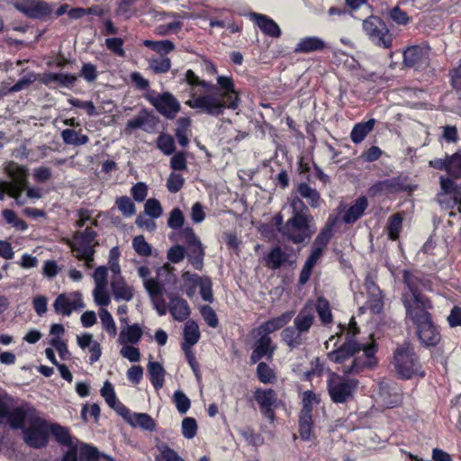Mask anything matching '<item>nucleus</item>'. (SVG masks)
Instances as JSON below:
<instances>
[{
    "instance_id": "36",
    "label": "nucleus",
    "mask_w": 461,
    "mask_h": 461,
    "mask_svg": "<svg viewBox=\"0 0 461 461\" xmlns=\"http://www.w3.org/2000/svg\"><path fill=\"white\" fill-rule=\"evenodd\" d=\"M375 124V119H369L366 122H357L354 125L351 132L350 139L355 143H360L365 140L370 131L374 129Z\"/></svg>"
},
{
    "instance_id": "33",
    "label": "nucleus",
    "mask_w": 461,
    "mask_h": 461,
    "mask_svg": "<svg viewBox=\"0 0 461 461\" xmlns=\"http://www.w3.org/2000/svg\"><path fill=\"white\" fill-rule=\"evenodd\" d=\"M143 335V331L140 326L138 323H133L131 325H128L126 329L121 330L119 335V343L122 345L126 344H138L141 337Z\"/></svg>"
},
{
    "instance_id": "3",
    "label": "nucleus",
    "mask_w": 461,
    "mask_h": 461,
    "mask_svg": "<svg viewBox=\"0 0 461 461\" xmlns=\"http://www.w3.org/2000/svg\"><path fill=\"white\" fill-rule=\"evenodd\" d=\"M290 207L292 217L286 221L280 232L294 244L303 243L315 232V229L312 228L313 216L306 203L299 197L291 199Z\"/></svg>"
},
{
    "instance_id": "5",
    "label": "nucleus",
    "mask_w": 461,
    "mask_h": 461,
    "mask_svg": "<svg viewBox=\"0 0 461 461\" xmlns=\"http://www.w3.org/2000/svg\"><path fill=\"white\" fill-rule=\"evenodd\" d=\"M359 345L360 348L354 355L351 363L343 366L344 375H359L366 370H374L378 366V344L372 339L370 342H359Z\"/></svg>"
},
{
    "instance_id": "24",
    "label": "nucleus",
    "mask_w": 461,
    "mask_h": 461,
    "mask_svg": "<svg viewBox=\"0 0 461 461\" xmlns=\"http://www.w3.org/2000/svg\"><path fill=\"white\" fill-rule=\"evenodd\" d=\"M368 207V200L365 195L357 197L343 214L342 220L346 224H353L359 220Z\"/></svg>"
},
{
    "instance_id": "26",
    "label": "nucleus",
    "mask_w": 461,
    "mask_h": 461,
    "mask_svg": "<svg viewBox=\"0 0 461 461\" xmlns=\"http://www.w3.org/2000/svg\"><path fill=\"white\" fill-rule=\"evenodd\" d=\"M296 193L299 194L301 200L305 199L307 206L312 208H319L322 202L320 192L310 186L305 182H301L296 185Z\"/></svg>"
},
{
    "instance_id": "34",
    "label": "nucleus",
    "mask_w": 461,
    "mask_h": 461,
    "mask_svg": "<svg viewBox=\"0 0 461 461\" xmlns=\"http://www.w3.org/2000/svg\"><path fill=\"white\" fill-rule=\"evenodd\" d=\"M148 374L149 381L156 390L163 387L166 371L162 365L157 361H150L148 364Z\"/></svg>"
},
{
    "instance_id": "42",
    "label": "nucleus",
    "mask_w": 461,
    "mask_h": 461,
    "mask_svg": "<svg viewBox=\"0 0 461 461\" xmlns=\"http://www.w3.org/2000/svg\"><path fill=\"white\" fill-rule=\"evenodd\" d=\"M315 309L323 325H329L333 321L330 302L323 296L316 300Z\"/></svg>"
},
{
    "instance_id": "8",
    "label": "nucleus",
    "mask_w": 461,
    "mask_h": 461,
    "mask_svg": "<svg viewBox=\"0 0 461 461\" xmlns=\"http://www.w3.org/2000/svg\"><path fill=\"white\" fill-rule=\"evenodd\" d=\"M23 441L32 448L45 447L49 443L50 426L48 422L39 416L38 412L30 417L28 426L23 429Z\"/></svg>"
},
{
    "instance_id": "12",
    "label": "nucleus",
    "mask_w": 461,
    "mask_h": 461,
    "mask_svg": "<svg viewBox=\"0 0 461 461\" xmlns=\"http://www.w3.org/2000/svg\"><path fill=\"white\" fill-rule=\"evenodd\" d=\"M364 287L367 294L366 307L374 314H379L384 310V294L378 285L376 284V275L372 272H367L365 280Z\"/></svg>"
},
{
    "instance_id": "38",
    "label": "nucleus",
    "mask_w": 461,
    "mask_h": 461,
    "mask_svg": "<svg viewBox=\"0 0 461 461\" xmlns=\"http://www.w3.org/2000/svg\"><path fill=\"white\" fill-rule=\"evenodd\" d=\"M183 289L189 298H193L196 293L197 287L200 285L203 276H200L197 274L185 271L182 273Z\"/></svg>"
},
{
    "instance_id": "22",
    "label": "nucleus",
    "mask_w": 461,
    "mask_h": 461,
    "mask_svg": "<svg viewBox=\"0 0 461 461\" xmlns=\"http://www.w3.org/2000/svg\"><path fill=\"white\" fill-rule=\"evenodd\" d=\"M40 82L45 86L57 83L59 86L70 88L77 81V77L71 73L45 72L40 77Z\"/></svg>"
},
{
    "instance_id": "55",
    "label": "nucleus",
    "mask_w": 461,
    "mask_h": 461,
    "mask_svg": "<svg viewBox=\"0 0 461 461\" xmlns=\"http://www.w3.org/2000/svg\"><path fill=\"white\" fill-rule=\"evenodd\" d=\"M149 67L156 74H164L170 70L171 60L168 57H158L152 59Z\"/></svg>"
},
{
    "instance_id": "53",
    "label": "nucleus",
    "mask_w": 461,
    "mask_h": 461,
    "mask_svg": "<svg viewBox=\"0 0 461 461\" xmlns=\"http://www.w3.org/2000/svg\"><path fill=\"white\" fill-rule=\"evenodd\" d=\"M312 424V415L300 414L299 434L303 440H309L311 438Z\"/></svg>"
},
{
    "instance_id": "25",
    "label": "nucleus",
    "mask_w": 461,
    "mask_h": 461,
    "mask_svg": "<svg viewBox=\"0 0 461 461\" xmlns=\"http://www.w3.org/2000/svg\"><path fill=\"white\" fill-rule=\"evenodd\" d=\"M328 48L327 43L318 36H306L302 38L294 48L296 53H312L322 51Z\"/></svg>"
},
{
    "instance_id": "39",
    "label": "nucleus",
    "mask_w": 461,
    "mask_h": 461,
    "mask_svg": "<svg viewBox=\"0 0 461 461\" xmlns=\"http://www.w3.org/2000/svg\"><path fill=\"white\" fill-rule=\"evenodd\" d=\"M303 332L294 326L285 327L281 332L282 340L291 349L296 348L303 343Z\"/></svg>"
},
{
    "instance_id": "6",
    "label": "nucleus",
    "mask_w": 461,
    "mask_h": 461,
    "mask_svg": "<svg viewBox=\"0 0 461 461\" xmlns=\"http://www.w3.org/2000/svg\"><path fill=\"white\" fill-rule=\"evenodd\" d=\"M331 372L327 380V390L334 403H345L354 397L359 381Z\"/></svg>"
},
{
    "instance_id": "48",
    "label": "nucleus",
    "mask_w": 461,
    "mask_h": 461,
    "mask_svg": "<svg viewBox=\"0 0 461 461\" xmlns=\"http://www.w3.org/2000/svg\"><path fill=\"white\" fill-rule=\"evenodd\" d=\"M447 174L449 178H461V151L447 156Z\"/></svg>"
},
{
    "instance_id": "28",
    "label": "nucleus",
    "mask_w": 461,
    "mask_h": 461,
    "mask_svg": "<svg viewBox=\"0 0 461 461\" xmlns=\"http://www.w3.org/2000/svg\"><path fill=\"white\" fill-rule=\"evenodd\" d=\"M253 17L256 24L264 34L273 38L281 36V29L273 19L262 14H253Z\"/></svg>"
},
{
    "instance_id": "7",
    "label": "nucleus",
    "mask_w": 461,
    "mask_h": 461,
    "mask_svg": "<svg viewBox=\"0 0 461 461\" xmlns=\"http://www.w3.org/2000/svg\"><path fill=\"white\" fill-rule=\"evenodd\" d=\"M363 31L368 40L375 46L391 49L393 36L384 21L377 15H370L363 20Z\"/></svg>"
},
{
    "instance_id": "14",
    "label": "nucleus",
    "mask_w": 461,
    "mask_h": 461,
    "mask_svg": "<svg viewBox=\"0 0 461 461\" xmlns=\"http://www.w3.org/2000/svg\"><path fill=\"white\" fill-rule=\"evenodd\" d=\"M16 10L31 19L44 20L52 12V6L43 0H24L14 5Z\"/></svg>"
},
{
    "instance_id": "31",
    "label": "nucleus",
    "mask_w": 461,
    "mask_h": 461,
    "mask_svg": "<svg viewBox=\"0 0 461 461\" xmlns=\"http://www.w3.org/2000/svg\"><path fill=\"white\" fill-rule=\"evenodd\" d=\"M186 257L188 263L198 271H202L204 266L205 248L202 242L187 247Z\"/></svg>"
},
{
    "instance_id": "2",
    "label": "nucleus",
    "mask_w": 461,
    "mask_h": 461,
    "mask_svg": "<svg viewBox=\"0 0 461 461\" xmlns=\"http://www.w3.org/2000/svg\"><path fill=\"white\" fill-rule=\"evenodd\" d=\"M405 285L409 286L414 298L413 303L407 308V313L415 326L420 343L425 347L438 345L441 336L429 312L432 309L431 302L412 287L411 276L407 271H405Z\"/></svg>"
},
{
    "instance_id": "19",
    "label": "nucleus",
    "mask_w": 461,
    "mask_h": 461,
    "mask_svg": "<svg viewBox=\"0 0 461 461\" xmlns=\"http://www.w3.org/2000/svg\"><path fill=\"white\" fill-rule=\"evenodd\" d=\"M293 312H285L277 317L271 318L258 327L253 328L249 334L264 335L271 337L270 334L284 328L292 319Z\"/></svg>"
},
{
    "instance_id": "52",
    "label": "nucleus",
    "mask_w": 461,
    "mask_h": 461,
    "mask_svg": "<svg viewBox=\"0 0 461 461\" xmlns=\"http://www.w3.org/2000/svg\"><path fill=\"white\" fill-rule=\"evenodd\" d=\"M302 402L303 407L300 414L312 415L313 404H318L320 400L313 391L308 390L303 393Z\"/></svg>"
},
{
    "instance_id": "20",
    "label": "nucleus",
    "mask_w": 461,
    "mask_h": 461,
    "mask_svg": "<svg viewBox=\"0 0 461 461\" xmlns=\"http://www.w3.org/2000/svg\"><path fill=\"white\" fill-rule=\"evenodd\" d=\"M440 192L438 194V201L440 204L445 203V196L451 195L452 203L457 205V210L461 211V183L456 184L448 176H440Z\"/></svg>"
},
{
    "instance_id": "35",
    "label": "nucleus",
    "mask_w": 461,
    "mask_h": 461,
    "mask_svg": "<svg viewBox=\"0 0 461 461\" xmlns=\"http://www.w3.org/2000/svg\"><path fill=\"white\" fill-rule=\"evenodd\" d=\"M183 336L184 342L182 343V347L188 346V348H192L195 345L201 338V332L197 322L193 320H188L185 324Z\"/></svg>"
},
{
    "instance_id": "32",
    "label": "nucleus",
    "mask_w": 461,
    "mask_h": 461,
    "mask_svg": "<svg viewBox=\"0 0 461 461\" xmlns=\"http://www.w3.org/2000/svg\"><path fill=\"white\" fill-rule=\"evenodd\" d=\"M288 258L289 255L280 246H275L268 252L265 261L268 268L276 270L288 262Z\"/></svg>"
},
{
    "instance_id": "29",
    "label": "nucleus",
    "mask_w": 461,
    "mask_h": 461,
    "mask_svg": "<svg viewBox=\"0 0 461 461\" xmlns=\"http://www.w3.org/2000/svg\"><path fill=\"white\" fill-rule=\"evenodd\" d=\"M168 310L173 318L177 321H185L191 313L188 303L185 299L177 296L170 298Z\"/></svg>"
},
{
    "instance_id": "13",
    "label": "nucleus",
    "mask_w": 461,
    "mask_h": 461,
    "mask_svg": "<svg viewBox=\"0 0 461 461\" xmlns=\"http://www.w3.org/2000/svg\"><path fill=\"white\" fill-rule=\"evenodd\" d=\"M249 335L254 339L252 352L249 358L250 364H257L263 358H266L267 361H272L276 349V346L273 342L272 338L262 334Z\"/></svg>"
},
{
    "instance_id": "59",
    "label": "nucleus",
    "mask_w": 461,
    "mask_h": 461,
    "mask_svg": "<svg viewBox=\"0 0 461 461\" xmlns=\"http://www.w3.org/2000/svg\"><path fill=\"white\" fill-rule=\"evenodd\" d=\"M391 366L398 378L403 379V346L397 347Z\"/></svg>"
},
{
    "instance_id": "43",
    "label": "nucleus",
    "mask_w": 461,
    "mask_h": 461,
    "mask_svg": "<svg viewBox=\"0 0 461 461\" xmlns=\"http://www.w3.org/2000/svg\"><path fill=\"white\" fill-rule=\"evenodd\" d=\"M335 222L329 220L325 226L321 230L319 234L316 236L313 245L317 247H321L325 249V248L330 243L331 238L333 237V229Z\"/></svg>"
},
{
    "instance_id": "9",
    "label": "nucleus",
    "mask_w": 461,
    "mask_h": 461,
    "mask_svg": "<svg viewBox=\"0 0 461 461\" xmlns=\"http://www.w3.org/2000/svg\"><path fill=\"white\" fill-rule=\"evenodd\" d=\"M3 406V409H0V425L3 423V420L6 419L12 429L22 431L26 427L25 423L30 421V417H33L37 413L36 409L29 404H23L11 410L4 402Z\"/></svg>"
},
{
    "instance_id": "61",
    "label": "nucleus",
    "mask_w": 461,
    "mask_h": 461,
    "mask_svg": "<svg viewBox=\"0 0 461 461\" xmlns=\"http://www.w3.org/2000/svg\"><path fill=\"white\" fill-rule=\"evenodd\" d=\"M183 27V22L178 19H175V21L167 23V24H159L156 27L155 31L158 35L160 36H167L171 33H176Z\"/></svg>"
},
{
    "instance_id": "56",
    "label": "nucleus",
    "mask_w": 461,
    "mask_h": 461,
    "mask_svg": "<svg viewBox=\"0 0 461 461\" xmlns=\"http://www.w3.org/2000/svg\"><path fill=\"white\" fill-rule=\"evenodd\" d=\"M173 402L176 404L177 411L181 414L186 413L187 411L190 409V406H191L190 399L181 390H177L174 393Z\"/></svg>"
},
{
    "instance_id": "46",
    "label": "nucleus",
    "mask_w": 461,
    "mask_h": 461,
    "mask_svg": "<svg viewBox=\"0 0 461 461\" xmlns=\"http://www.w3.org/2000/svg\"><path fill=\"white\" fill-rule=\"evenodd\" d=\"M257 364L258 379L263 384H273L276 379L275 371L266 362L259 361Z\"/></svg>"
},
{
    "instance_id": "23",
    "label": "nucleus",
    "mask_w": 461,
    "mask_h": 461,
    "mask_svg": "<svg viewBox=\"0 0 461 461\" xmlns=\"http://www.w3.org/2000/svg\"><path fill=\"white\" fill-rule=\"evenodd\" d=\"M427 64V51L419 47L412 46L405 49V76L411 74L407 68L416 66L417 68Z\"/></svg>"
},
{
    "instance_id": "51",
    "label": "nucleus",
    "mask_w": 461,
    "mask_h": 461,
    "mask_svg": "<svg viewBox=\"0 0 461 461\" xmlns=\"http://www.w3.org/2000/svg\"><path fill=\"white\" fill-rule=\"evenodd\" d=\"M115 204L124 217H131L136 212V206L134 203L126 195L117 197Z\"/></svg>"
},
{
    "instance_id": "37",
    "label": "nucleus",
    "mask_w": 461,
    "mask_h": 461,
    "mask_svg": "<svg viewBox=\"0 0 461 461\" xmlns=\"http://www.w3.org/2000/svg\"><path fill=\"white\" fill-rule=\"evenodd\" d=\"M143 46L158 53L159 57H167L176 49V44L170 40H145Z\"/></svg>"
},
{
    "instance_id": "11",
    "label": "nucleus",
    "mask_w": 461,
    "mask_h": 461,
    "mask_svg": "<svg viewBox=\"0 0 461 461\" xmlns=\"http://www.w3.org/2000/svg\"><path fill=\"white\" fill-rule=\"evenodd\" d=\"M145 98L161 115L169 120H173L181 108L178 100L169 92L158 94L157 96L146 95Z\"/></svg>"
},
{
    "instance_id": "47",
    "label": "nucleus",
    "mask_w": 461,
    "mask_h": 461,
    "mask_svg": "<svg viewBox=\"0 0 461 461\" xmlns=\"http://www.w3.org/2000/svg\"><path fill=\"white\" fill-rule=\"evenodd\" d=\"M50 432H51L57 442L60 445L66 447L74 445L71 435L67 428L54 424L50 428Z\"/></svg>"
},
{
    "instance_id": "30",
    "label": "nucleus",
    "mask_w": 461,
    "mask_h": 461,
    "mask_svg": "<svg viewBox=\"0 0 461 461\" xmlns=\"http://www.w3.org/2000/svg\"><path fill=\"white\" fill-rule=\"evenodd\" d=\"M111 288L115 300L131 301L133 298V289L129 286L122 276H114L111 282Z\"/></svg>"
},
{
    "instance_id": "50",
    "label": "nucleus",
    "mask_w": 461,
    "mask_h": 461,
    "mask_svg": "<svg viewBox=\"0 0 461 461\" xmlns=\"http://www.w3.org/2000/svg\"><path fill=\"white\" fill-rule=\"evenodd\" d=\"M157 147L167 156L172 155L176 150L173 137L167 133H160L157 139Z\"/></svg>"
},
{
    "instance_id": "49",
    "label": "nucleus",
    "mask_w": 461,
    "mask_h": 461,
    "mask_svg": "<svg viewBox=\"0 0 461 461\" xmlns=\"http://www.w3.org/2000/svg\"><path fill=\"white\" fill-rule=\"evenodd\" d=\"M159 454L155 456V461H185L173 448L166 443L157 446Z\"/></svg>"
},
{
    "instance_id": "44",
    "label": "nucleus",
    "mask_w": 461,
    "mask_h": 461,
    "mask_svg": "<svg viewBox=\"0 0 461 461\" xmlns=\"http://www.w3.org/2000/svg\"><path fill=\"white\" fill-rule=\"evenodd\" d=\"M101 395L104 398L108 406L119 414V406L123 403L117 400L114 388L109 381H106L104 384V386L101 389Z\"/></svg>"
},
{
    "instance_id": "21",
    "label": "nucleus",
    "mask_w": 461,
    "mask_h": 461,
    "mask_svg": "<svg viewBox=\"0 0 461 461\" xmlns=\"http://www.w3.org/2000/svg\"><path fill=\"white\" fill-rule=\"evenodd\" d=\"M405 379L414 377H423L424 370L419 361V357L414 352L413 348L405 343Z\"/></svg>"
},
{
    "instance_id": "18",
    "label": "nucleus",
    "mask_w": 461,
    "mask_h": 461,
    "mask_svg": "<svg viewBox=\"0 0 461 461\" xmlns=\"http://www.w3.org/2000/svg\"><path fill=\"white\" fill-rule=\"evenodd\" d=\"M359 346V341L356 339L347 338L340 347L329 352L327 357L333 363L345 364L347 360L353 358L354 355L360 348Z\"/></svg>"
},
{
    "instance_id": "62",
    "label": "nucleus",
    "mask_w": 461,
    "mask_h": 461,
    "mask_svg": "<svg viewBox=\"0 0 461 461\" xmlns=\"http://www.w3.org/2000/svg\"><path fill=\"white\" fill-rule=\"evenodd\" d=\"M115 14L117 16L130 19L136 14L135 2L119 1Z\"/></svg>"
},
{
    "instance_id": "45",
    "label": "nucleus",
    "mask_w": 461,
    "mask_h": 461,
    "mask_svg": "<svg viewBox=\"0 0 461 461\" xmlns=\"http://www.w3.org/2000/svg\"><path fill=\"white\" fill-rule=\"evenodd\" d=\"M402 227V217L401 212L392 215L387 222L386 230L388 238L391 240H397Z\"/></svg>"
},
{
    "instance_id": "27",
    "label": "nucleus",
    "mask_w": 461,
    "mask_h": 461,
    "mask_svg": "<svg viewBox=\"0 0 461 461\" xmlns=\"http://www.w3.org/2000/svg\"><path fill=\"white\" fill-rule=\"evenodd\" d=\"M314 311L312 304L307 303L302 310L299 312L297 316L294 320V326L302 331L307 333L314 321Z\"/></svg>"
},
{
    "instance_id": "57",
    "label": "nucleus",
    "mask_w": 461,
    "mask_h": 461,
    "mask_svg": "<svg viewBox=\"0 0 461 461\" xmlns=\"http://www.w3.org/2000/svg\"><path fill=\"white\" fill-rule=\"evenodd\" d=\"M132 247L136 253L142 257H149L151 255V246L146 241L144 236L139 235L133 238Z\"/></svg>"
},
{
    "instance_id": "16",
    "label": "nucleus",
    "mask_w": 461,
    "mask_h": 461,
    "mask_svg": "<svg viewBox=\"0 0 461 461\" xmlns=\"http://www.w3.org/2000/svg\"><path fill=\"white\" fill-rule=\"evenodd\" d=\"M119 415L133 428H140L148 431H154L156 429L155 420L147 413L132 412L124 404L119 406Z\"/></svg>"
},
{
    "instance_id": "41",
    "label": "nucleus",
    "mask_w": 461,
    "mask_h": 461,
    "mask_svg": "<svg viewBox=\"0 0 461 461\" xmlns=\"http://www.w3.org/2000/svg\"><path fill=\"white\" fill-rule=\"evenodd\" d=\"M61 138L65 144L73 146L86 145L89 141L87 135L73 129H65L61 131Z\"/></svg>"
},
{
    "instance_id": "17",
    "label": "nucleus",
    "mask_w": 461,
    "mask_h": 461,
    "mask_svg": "<svg viewBox=\"0 0 461 461\" xmlns=\"http://www.w3.org/2000/svg\"><path fill=\"white\" fill-rule=\"evenodd\" d=\"M158 122V118L151 111L142 108L140 114L131 120H128L125 125V133L131 134L134 130L141 129L144 131L151 132Z\"/></svg>"
},
{
    "instance_id": "60",
    "label": "nucleus",
    "mask_w": 461,
    "mask_h": 461,
    "mask_svg": "<svg viewBox=\"0 0 461 461\" xmlns=\"http://www.w3.org/2000/svg\"><path fill=\"white\" fill-rule=\"evenodd\" d=\"M98 449L87 444H83L79 449V461H99Z\"/></svg>"
},
{
    "instance_id": "63",
    "label": "nucleus",
    "mask_w": 461,
    "mask_h": 461,
    "mask_svg": "<svg viewBox=\"0 0 461 461\" xmlns=\"http://www.w3.org/2000/svg\"><path fill=\"white\" fill-rule=\"evenodd\" d=\"M186 254V248L183 245L176 244L172 246L167 253V258L168 261L173 264L180 263L185 258Z\"/></svg>"
},
{
    "instance_id": "1",
    "label": "nucleus",
    "mask_w": 461,
    "mask_h": 461,
    "mask_svg": "<svg viewBox=\"0 0 461 461\" xmlns=\"http://www.w3.org/2000/svg\"><path fill=\"white\" fill-rule=\"evenodd\" d=\"M201 88L212 94L196 95L194 93L192 98L185 103L190 108L218 117L223 114L225 109L235 110L239 107L240 92L236 90L231 77L218 76L217 85L202 80Z\"/></svg>"
},
{
    "instance_id": "58",
    "label": "nucleus",
    "mask_w": 461,
    "mask_h": 461,
    "mask_svg": "<svg viewBox=\"0 0 461 461\" xmlns=\"http://www.w3.org/2000/svg\"><path fill=\"white\" fill-rule=\"evenodd\" d=\"M100 319L105 331L111 337H114L117 334V328L111 313L107 310L102 309L100 312Z\"/></svg>"
},
{
    "instance_id": "10",
    "label": "nucleus",
    "mask_w": 461,
    "mask_h": 461,
    "mask_svg": "<svg viewBox=\"0 0 461 461\" xmlns=\"http://www.w3.org/2000/svg\"><path fill=\"white\" fill-rule=\"evenodd\" d=\"M97 232L90 227H86L84 230H77L72 235V242L69 247L72 251L77 254L82 253V256L91 258L95 254V247L98 246L96 240Z\"/></svg>"
},
{
    "instance_id": "40",
    "label": "nucleus",
    "mask_w": 461,
    "mask_h": 461,
    "mask_svg": "<svg viewBox=\"0 0 461 461\" xmlns=\"http://www.w3.org/2000/svg\"><path fill=\"white\" fill-rule=\"evenodd\" d=\"M254 398L259 408L276 405L277 401L276 393L271 388H257L254 392Z\"/></svg>"
},
{
    "instance_id": "64",
    "label": "nucleus",
    "mask_w": 461,
    "mask_h": 461,
    "mask_svg": "<svg viewBox=\"0 0 461 461\" xmlns=\"http://www.w3.org/2000/svg\"><path fill=\"white\" fill-rule=\"evenodd\" d=\"M199 288L202 299L210 303H212L214 298L212 293V282L210 276H203V279L202 280Z\"/></svg>"
},
{
    "instance_id": "54",
    "label": "nucleus",
    "mask_w": 461,
    "mask_h": 461,
    "mask_svg": "<svg viewBox=\"0 0 461 461\" xmlns=\"http://www.w3.org/2000/svg\"><path fill=\"white\" fill-rule=\"evenodd\" d=\"M144 287L147 290L149 296L151 297V299L161 297L165 291L164 285L155 278L144 280Z\"/></svg>"
},
{
    "instance_id": "15",
    "label": "nucleus",
    "mask_w": 461,
    "mask_h": 461,
    "mask_svg": "<svg viewBox=\"0 0 461 461\" xmlns=\"http://www.w3.org/2000/svg\"><path fill=\"white\" fill-rule=\"evenodd\" d=\"M84 307L85 303L79 292H74L69 294H60L53 303L55 312L64 316H70L74 311Z\"/></svg>"
},
{
    "instance_id": "4",
    "label": "nucleus",
    "mask_w": 461,
    "mask_h": 461,
    "mask_svg": "<svg viewBox=\"0 0 461 461\" xmlns=\"http://www.w3.org/2000/svg\"><path fill=\"white\" fill-rule=\"evenodd\" d=\"M5 172L10 178V181H4V186L7 190V195L14 198L15 203L22 206L27 203V199L23 196L29 182L28 169L16 162H9L5 167Z\"/></svg>"
}]
</instances>
